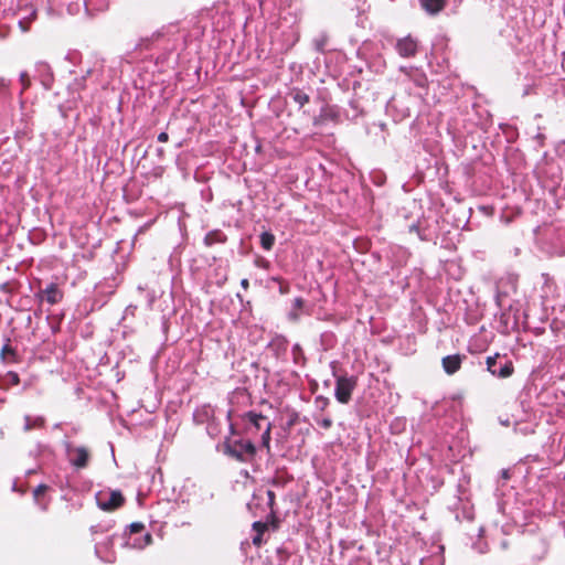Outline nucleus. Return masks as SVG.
<instances>
[{"label": "nucleus", "mask_w": 565, "mask_h": 565, "mask_svg": "<svg viewBox=\"0 0 565 565\" xmlns=\"http://www.w3.org/2000/svg\"><path fill=\"white\" fill-rule=\"evenodd\" d=\"M256 452V446L248 439H226L224 443V454L238 462H250Z\"/></svg>", "instance_id": "1"}, {"label": "nucleus", "mask_w": 565, "mask_h": 565, "mask_svg": "<svg viewBox=\"0 0 565 565\" xmlns=\"http://www.w3.org/2000/svg\"><path fill=\"white\" fill-rule=\"evenodd\" d=\"M96 501L100 510L114 512L125 504L126 499L120 490H110L97 492Z\"/></svg>", "instance_id": "2"}, {"label": "nucleus", "mask_w": 565, "mask_h": 565, "mask_svg": "<svg viewBox=\"0 0 565 565\" xmlns=\"http://www.w3.org/2000/svg\"><path fill=\"white\" fill-rule=\"evenodd\" d=\"M356 385L358 380L355 376H338L334 392L337 401L341 404H348Z\"/></svg>", "instance_id": "3"}, {"label": "nucleus", "mask_w": 565, "mask_h": 565, "mask_svg": "<svg viewBox=\"0 0 565 565\" xmlns=\"http://www.w3.org/2000/svg\"><path fill=\"white\" fill-rule=\"evenodd\" d=\"M498 359H500L499 354H495L494 356H488L487 358V369L488 371L498 377L507 379L511 376L514 372V366L512 361L505 360V362L499 363L498 365Z\"/></svg>", "instance_id": "4"}, {"label": "nucleus", "mask_w": 565, "mask_h": 565, "mask_svg": "<svg viewBox=\"0 0 565 565\" xmlns=\"http://www.w3.org/2000/svg\"><path fill=\"white\" fill-rule=\"evenodd\" d=\"M67 455L70 462L77 469H83L88 466L90 454L86 447H67Z\"/></svg>", "instance_id": "5"}, {"label": "nucleus", "mask_w": 565, "mask_h": 565, "mask_svg": "<svg viewBox=\"0 0 565 565\" xmlns=\"http://www.w3.org/2000/svg\"><path fill=\"white\" fill-rule=\"evenodd\" d=\"M395 49L402 57H414L418 51V40L412 35L398 39Z\"/></svg>", "instance_id": "6"}, {"label": "nucleus", "mask_w": 565, "mask_h": 565, "mask_svg": "<svg viewBox=\"0 0 565 565\" xmlns=\"http://www.w3.org/2000/svg\"><path fill=\"white\" fill-rule=\"evenodd\" d=\"M36 296L50 305H56L63 300L64 292L58 288L57 284L51 282L46 288L41 289Z\"/></svg>", "instance_id": "7"}, {"label": "nucleus", "mask_w": 565, "mask_h": 565, "mask_svg": "<svg viewBox=\"0 0 565 565\" xmlns=\"http://www.w3.org/2000/svg\"><path fill=\"white\" fill-rule=\"evenodd\" d=\"M463 355L452 354L444 356L441 360L443 369L448 375H452L461 367Z\"/></svg>", "instance_id": "8"}, {"label": "nucleus", "mask_w": 565, "mask_h": 565, "mask_svg": "<svg viewBox=\"0 0 565 565\" xmlns=\"http://www.w3.org/2000/svg\"><path fill=\"white\" fill-rule=\"evenodd\" d=\"M422 8L429 14L435 15L446 7V0H420Z\"/></svg>", "instance_id": "9"}, {"label": "nucleus", "mask_w": 565, "mask_h": 565, "mask_svg": "<svg viewBox=\"0 0 565 565\" xmlns=\"http://www.w3.org/2000/svg\"><path fill=\"white\" fill-rule=\"evenodd\" d=\"M401 72L405 73L407 76H409V78L415 83L416 86L418 87H426L427 86V77L424 73H420V72H414V70L412 67H401Z\"/></svg>", "instance_id": "10"}, {"label": "nucleus", "mask_w": 565, "mask_h": 565, "mask_svg": "<svg viewBox=\"0 0 565 565\" xmlns=\"http://www.w3.org/2000/svg\"><path fill=\"white\" fill-rule=\"evenodd\" d=\"M242 418L245 423H248L252 427H254L255 430H259L262 428L263 422H268L266 416L255 412H247L242 416Z\"/></svg>", "instance_id": "11"}, {"label": "nucleus", "mask_w": 565, "mask_h": 565, "mask_svg": "<svg viewBox=\"0 0 565 565\" xmlns=\"http://www.w3.org/2000/svg\"><path fill=\"white\" fill-rule=\"evenodd\" d=\"M0 356L2 361L9 362V363H15L18 362V354L15 349H13L10 344V339L7 340V343L2 347Z\"/></svg>", "instance_id": "12"}, {"label": "nucleus", "mask_w": 565, "mask_h": 565, "mask_svg": "<svg viewBox=\"0 0 565 565\" xmlns=\"http://www.w3.org/2000/svg\"><path fill=\"white\" fill-rule=\"evenodd\" d=\"M24 430L30 431L32 429H41L45 426V418L44 417H32V416H25L24 417Z\"/></svg>", "instance_id": "13"}, {"label": "nucleus", "mask_w": 565, "mask_h": 565, "mask_svg": "<svg viewBox=\"0 0 565 565\" xmlns=\"http://www.w3.org/2000/svg\"><path fill=\"white\" fill-rule=\"evenodd\" d=\"M226 241V236L221 231H213L206 234L204 238V243L206 246H212L214 244L224 243Z\"/></svg>", "instance_id": "14"}, {"label": "nucleus", "mask_w": 565, "mask_h": 565, "mask_svg": "<svg viewBox=\"0 0 565 565\" xmlns=\"http://www.w3.org/2000/svg\"><path fill=\"white\" fill-rule=\"evenodd\" d=\"M49 490V487L46 484H39L33 490V498L38 504L42 507V509H46L47 502L43 500L46 491Z\"/></svg>", "instance_id": "15"}, {"label": "nucleus", "mask_w": 565, "mask_h": 565, "mask_svg": "<svg viewBox=\"0 0 565 565\" xmlns=\"http://www.w3.org/2000/svg\"><path fill=\"white\" fill-rule=\"evenodd\" d=\"M290 96H291L292 100L296 104H298L300 107L305 106L310 100L309 95L299 88L291 89Z\"/></svg>", "instance_id": "16"}, {"label": "nucleus", "mask_w": 565, "mask_h": 565, "mask_svg": "<svg viewBox=\"0 0 565 565\" xmlns=\"http://www.w3.org/2000/svg\"><path fill=\"white\" fill-rule=\"evenodd\" d=\"M291 480H292V477L277 471L275 473V476L270 479L269 484H271L273 487H276V488H284Z\"/></svg>", "instance_id": "17"}, {"label": "nucleus", "mask_w": 565, "mask_h": 565, "mask_svg": "<svg viewBox=\"0 0 565 565\" xmlns=\"http://www.w3.org/2000/svg\"><path fill=\"white\" fill-rule=\"evenodd\" d=\"M271 428H273V424L270 422H267L265 430L262 434V446L266 449V452L268 455L271 454V448H270Z\"/></svg>", "instance_id": "18"}, {"label": "nucleus", "mask_w": 565, "mask_h": 565, "mask_svg": "<svg viewBox=\"0 0 565 565\" xmlns=\"http://www.w3.org/2000/svg\"><path fill=\"white\" fill-rule=\"evenodd\" d=\"M305 306V300L301 297H298L292 302V310L289 312V319L291 321H298L300 317V311Z\"/></svg>", "instance_id": "19"}, {"label": "nucleus", "mask_w": 565, "mask_h": 565, "mask_svg": "<svg viewBox=\"0 0 565 565\" xmlns=\"http://www.w3.org/2000/svg\"><path fill=\"white\" fill-rule=\"evenodd\" d=\"M275 244V236L269 232L260 234V245L265 250H270Z\"/></svg>", "instance_id": "20"}, {"label": "nucleus", "mask_w": 565, "mask_h": 565, "mask_svg": "<svg viewBox=\"0 0 565 565\" xmlns=\"http://www.w3.org/2000/svg\"><path fill=\"white\" fill-rule=\"evenodd\" d=\"M3 383L6 385H18L20 383V377H19V374L17 372H13V371H9L4 376H3Z\"/></svg>", "instance_id": "21"}, {"label": "nucleus", "mask_w": 565, "mask_h": 565, "mask_svg": "<svg viewBox=\"0 0 565 565\" xmlns=\"http://www.w3.org/2000/svg\"><path fill=\"white\" fill-rule=\"evenodd\" d=\"M267 498H268V508L270 510L269 516L275 518V510H276V494L273 490H267Z\"/></svg>", "instance_id": "22"}, {"label": "nucleus", "mask_w": 565, "mask_h": 565, "mask_svg": "<svg viewBox=\"0 0 565 565\" xmlns=\"http://www.w3.org/2000/svg\"><path fill=\"white\" fill-rule=\"evenodd\" d=\"M252 526L256 534L264 535V533L268 530V522L256 521Z\"/></svg>", "instance_id": "23"}, {"label": "nucleus", "mask_w": 565, "mask_h": 565, "mask_svg": "<svg viewBox=\"0 0 565 565\" xmlns=\"http://www.w3.org/2000/svg\"><path fill=\"white\" fill-rule=\"evenodd\" d=\"M20 82L22 84V92L30 87L31 81H30L29 74L26 72H22L20 74Z\"/></svg>", "instance_id": "24"}, {"label": "nucleus", "mask_w": 565, "mask_h": 565, "mask_svg": "<svg viewBox=\"0 0 565 565\" xmlns=\"http://www.w3.org/2000/svg\"><path fill=\"white\" fill-rule=\"evenodd\" d=\"M328 42V38L326 35H321L319 39L315 40V44L318 51L323 52L324 46Z\"/></svg>", "instance_id": "25"}, {"label": "nucleus", "mask_w": 565, "mask_h": 565, "mask_svg": "<svg viewBox=\"0 0 565 565\" xmlns=\"http://www.w3.org/2000/svg\"><path fill=\"white\" fill-rule=\"evenodd\" d=\"M130 533L136 534L145 530V524L141 522H134L129 525Z\"/></svg>", "instance_id": "26"}, {"label": "nucleus", "mask_w": 565, "mask_h": 565, "mask_svg": "<svg viewBox=\"0 0 565 565\" xmlns=\"http://www.w3.org/2000/svg\"><path fill=\"white\" fill-rule=\"evenodd\" d=\"M319 425L324 429H329L332 426V419L329 417L323 418L319 422Z\"/></svg>", "instance_id": "27"}, {"label": "nucleus", "mask_w": 565, "mask_h": 565, "mask_svg": "<svg viewBox=\"0 0 565 565\" xmlns=\"http://www.w3.org/2000/svg\"><path fill=\"white\" fill-rule=\"evenodd\" d=\"M268 521H269L270 525H271L275 530H276V529H278V526H279V520H278V518H277V511H276V510H275V518H270V516L268 515Z\"/></svg>", "instance_id": "28"}, {"label": "nucleus", "mask_w": 565, "mask_h": 565, "mask_svg": "<svg viewBox=\"0 0 565 565\" xmlns=\"http://www.w3.org/2000/svg\"><path fill=\"white\" fill-rule=\"evenodd\" d=\"M290 290L289 285L286 281H280L279 291L280 294H288Z\"/></svg>", "instance_id": "29"}, {"label": "nucleus", "mask_w": 565, "mask_h": 565, "mask_svg": "<svg viewBox=\"0 0 565 565\" xmlns=\"http://www.w3.org/2000/svg\"><path fill=\"white\" fill-rule=\"evenodd\" d=\"M263 535H259V534H256L254 537H253V544L257 547H259L262 544H263Z\"/></svg>", "instance_id": "30"}, {"label": "nucleus", "mask_w": 565, "mask_h": 565, "mask_svg": "<svg viewBox=\"0 0 565 565\" xmlns=\"http://www.w3.org/2000/svg\"><path fill=\"white\" fill-rule=\"evenodd\" d=\"M169 140V135L167 132H160L158 135L159 142H167Z\"/></svg>", "instance_id": "31"}, {"label": "nucleus", "mask_w": 565, "mask_h": 565, "mask_svg": "<svg viewBox=\"0 0 565 565\" xmlns=\"http://www.w3.org/2000/svg\"><path fill=\"white\" fill-rule=\"evenodd\" d=\"M241 286H242L245 290H247V289L249 288V281H248V279H247V278L242 279V280H241Z\"/></svg>", "instance_id": "32"}, {"label": "nucleus", "mask_w": 565, "mask_h": 565, "mask_svg": "<svg viewBox=\"0 0 565 565\" xmlns=\"http://www.w3.org/2000/svg\"><path fill=\"white\" fill-rule=\"evenodd\" d=\"M9 86V82H7L4 78H0V89H6Z\"/></svg>", "instance_id": "33"}, {"label": "nucleus", "mask_w": 565, "mask_h": 565, "mask_svg": "<svg viewBox=\"0 0 565 565\" xmlns=\"http://www.w3.org/2000/svg\"><path fill=\"white\" fill-rule=\"evenodd\" d=\"M145 539H146V542H147L148 544H150V543L152 542V536H151V534H150V533H147V534H146V536H145Z\"/></svg>", "instance_id": "34"}]
</instances>
